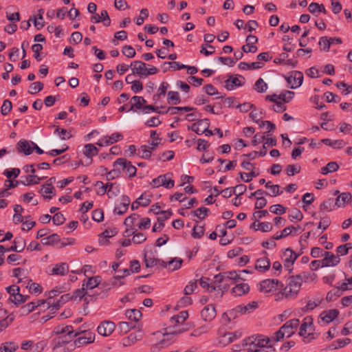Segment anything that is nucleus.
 Listing matches in <instances>:
<instances>
[{
	"label": "nucleus",
	"mask_w": 352,
	"mask_h": 352,
	"mask_svg": "<svg viewBox=\"0 0 352 352\" xmlns=\"http://www.w3.org/2000/svg\"><path fill=\"white\" fill-rule=\"evenodd\" d=\"M304 278H307L305 274L292 276L288 279L287 286L283 290V295L287 298H294L297 296Z\"/></svg>",
	"instance_id": "1"
},
{
	"label": "nucleus",
	"mask_w": 352,
	"mask_h": 352,
	"mask_svg": "<svg viewBox=\"0 0 352 352\" xmlns=\"http://www.w3.org/2000/svg\"><path fill=\"white\" fill-rule=\"evenodd\" d=\"M270 344V338L261 334L253 335L245 340V345L249 352H256L258 349L265 347Z\"/></svg>",
	"instance_id": "2"
},
{
	"label": "nucleus",
	"mask_w": 352,
	"mask_h": 352,
	"mask_svg": "<svg viewBox=\"0 0 352 352\" xmlns=\"http://www.w3.org/2000/svg\"><path fill=\"white\" fill-rule=\"evenodd\" d=\"M313 331V319L311 317H305L299 329V335L304 337L305 342H309L316 338L314 334L311 333Z\"/></svg>",
	"instance_id": "3"
},
{
	"label": "nucleus",
	"mask_w": 352,
	"mask_h": 352,
	"mask_svg": "<svg viewBox=\"0 0 352 352\" xmlns=\"http://www.w3.org/2000/svg\"><path fill=\"white\" fill-rule=\"evenodd\" d=\"M173 174L170 173H168L164 175H161L153 179L151 183V185L153 188H159L160 186H164L167 189H170L173 188L175 185V182L172 179Z\"/></svg>",
	"instance_id": "4"
},
{
	"label": "nucleus",
	"mask_w": 352,
	"mask_h": 352,
	"mask_svg": "<svg viewBox=\"0 0 352 352\" xmlns=\"http://www.w3.org/2000/svg\"><path fill=\"white\" fill-rule=\"evenodd\" d=\"M299 254L294 252L291 248H288L284 250L282 254V260L285 269L289 271V273H292L293 270V265Z\"/></svg>",
	"instance_id": "5"
},
{
	"label": "nucleus",
	"mask_w": 352,
	"mask_h": 352,
	"mask_svg": "<svg viewBox=\"0 0 352 352\" xmlns=\"http://www.w3.org/2000/svg\"><path fill=\"white\" fill-rule=\"evenodd\" d=\"M210 126V120L207 118L199 120L196 123H193L190 127L191 130L198 135L205 134L206 136L213 135V132L208 129Z\"/></svg>",
	"instance_id": "6"
},
{
	"label": "nucleus",
	"mask_w": 352,
	"mask_h": 352,
	"mask_svg": "<svg viewBox=\"0 0 352 352\" xmlns=\"http://www.w3.org/2000/svg\"><path fill=\"white\" fill-rule=\"evenodd\" d=\"M258 306V304L255 301H252L248 303L246 305H238L235 308L228 311V315L230 318H236L238 316V314H245L248 311H250L252 310L255 309Z\"/></svg>",
	"instance_id": "7"
},
{
	"label": "nucleus",
	"mask_w": 352,
	"mask_h": 352,
	"mask_svg": "<svg viewBox=\"0 0 352 352\" xmlns=\"http://www.w3.org/2000/svg\"><path fill=\"white\" fill-rule=\"evenodd\" d=\"M286 80L291 89H296L302 83L303 74L301 72L293 71Z\"/></svg>",
	"instance_id": "8"
},
{
	"label": "nucleus",
	"mask_w": 352,
	"mask_h": 352,
	"mask_svg": "<svg viewBox=\"0 0 352 352\" xmlns=\"http://www.w3.org/2000/svg\"><path fill=\"white\" fill-rule=\"evenodd\" d=\"M279 281L277 279H265L259 284V291L264 293H269L278 289Z\"/></svg>",
	"instance_id": "9"
},
{
	"label": "nucleus",
	"mask_w": 352,
	"mask_h": 352,
	"mask_svg": "<svg viewBox=\"0 0 352 352\" xmlns=\"http://www.w3.org/2000/svg\"><path fill=\"white\" fill-rule=\"evenodd\" d=\"M245 78L241 75H230L229 78L225 80V88L227 90H232L236 87L242 86L244 84Z\"/></svg>",
	"instance_id": "10"
},
{
	"label": "nucleus",
	"mask_w": 352,
	"mask_h": 352,
	"mask_svg": "<svg viewBox=\"0 0 352 352\" xmlns=\"http://www.w3.org/2000/svg\"><path fill=\"white\" fill-rule=\"evenodd\" d=\"M299 324L300 320L297 318H294L287 321L280 328L286 338H289L295 333Z\"/></svg>",
	"instance_id": "11"
},
{
	"label": "nucleus",
	"mask_w": 352,
	"mask_h": 352,
	"mask_svg": "<svg viewBox=\"0 0 352 352\" xmlns=\"http://www.w3.org/2000/svg\"><path fill=\"white\" fill-rule=\"evenodd\" d=\"M116 329V324L110 320L102 321L98 327V333L102 336H110Z\"/></svg>",
	"instance_id": "12"
},
{
	"label": "nucleus",
	"mask_w": 352,
	"mask_h": 352,
	"mask_svg": "<svg viewBox=\"0 0 352 352\" xmlns=\"http://www.w3.org/2000/svg\"><path fill=\"white\" fill-rule=\"evenodd\" d=\"M148 66H150V65L141 60L133 61L130 65L133 74H137L142 77H146Z\"/></svg>",
	"instance_id": "13"
},
{
	"label": "nucleus",
	"mask_w": 352,
	"mask_h": 352,
	"mask_svg": "<svg viewBox=\"0 0 352 352\" xmlns=\"http://www.w3.org/2000/svg\"><path fill=\"white\" fill-rule=\"evenodd\" d=\"M78 336V338L74 340L75 348L92 343L95 340V333L90 331L84 332L82 334Z\"/></svg>",
	"instance_id": "14"
},
{
	"label": "nucleus",
	"mask_w": 352,
	"mask_h": 352,
	"mask_svg": "<svg viewBox=\"0 0 352 352\" xmlns=\"http://www.w3.org/2000/svg\"><path fill=\"white\" fill-rule=\"evenodd\" d=\"M69 270L67 263H59L54 265L51 269H49L47 273L50 275L65 276Z\"/></svg>",
	"instance_id": "15"
},
{
	"label": "nucleus",
	"mask_w": 352,
	"mask_h": 352,
	"mask_svg": "<svg viewBox=\"0 0 352 352\" xmlns=\"http://www.w3.org/2000/svg\"><path fill=\"white\" fill-rule=\"evenodd\" d=\"M60 241V236L57 234H52L49 236L45 237L41 239V243L44 245H57V248H63L65 247L67 244H72V243H61L60 245H58L59 242Z\"/></svg>",
	"instance_id": "16"
},
{
	"label": "nucleus",
	"mask_w": 352,
	"mask_h": 352,
	"mask_svg": "<svg viewBox=\"0 0 352 352\" xmlns=\"http://www.w3.org/2000/svg\"><path fill=\"white\" fill-rule=\"evenodd\" d=\"M322 260V267L335 266L340 261V258L338 256H336L330 252H324V258Z\"/></svg>",
	"instance_id": "17"
},
{
	"label": "nucleus",
	"mask_w": 352,
	"mask_h": 352,
	"mask_svg": "<svg viewBox=\"0 0 352 352\" xmlns=\"http://www.w3.org/2000/svg\"><path fill=\"white\" fill-rule=\"evenodd\" d=\"M53 343V352H67L75 349L74 344H70V345L63 344L64 342L60 339H54Z\"/></svg>",
	"instance_id": "18"
},
{
	"label": "nucleus",
	"mask_w": 352,
	"mask_h": 352,
	"mask_svg": "<svg viewBox=\"0 0 352 352\" xmlns=\"http://www.w3.org/2000/svg\"><path fill=\"white\" fill-rule=\"evenodd\" d=\"M202 319L206 322L212 321L216 316V310L213 305L206 306L201 311Z\"/></svg>",
	"instance_id": "19"
},
{
	"label": "nucleus",
	"mask_w": 352,
	"mask_h": 352,
	"mask_svg": "<svg viewBox=\"0 0 352 352\" xmlns=\"http://www.w3.org/2000/svg\"><path fill=\"white\" fill-rule=\"evenodd\" d=\"M339 311L336 309L323 311L320 314V318L325 323L329 324L339 315Z\"/></svg>",
	"instance_id": "20"
},
{
	"label": "nucleus",
	"mask_w": 352,
	"mask_h": 352,
	"mask_svg": "<svg viewBox=\"0 0 352 352\" xmlns=\"http://www.w3.org/2000/svg\"><path fill=\"white\" fill-rule=\"evenodd\" d=\"M99 150L96 146L92 144H87L84 146V155L87 157L89 162L86 166H88L92 162V157L98 155Z\"/></svg>",
	"instance_id": "21"
},
{
	"label": "nucleus",
	"mask_w": 352,
	"mask_h": 352,
	"mask_svg": "<svg viewBox=\"0 0 352 352\" xmlns=\"http://www.w3.org/2000/svg\"><path fill=\"white\" fill-rule=\"evenodd\" d=\"M25 248V240L22 237H16L13 241L12 245L6 248L7 252H22Z\"/></svg>",
	"instance_id": "22"
},
{
	"label": "nucleus",
	"mask_w": 352,
	"mask_h": 352,
	"mask_svg": "<svg viewBox=\"0 0 352 352\" xmlns=\"http://www.w3.org/2000/svg\"><path fill=\"white\" fill-rule=\"evenodd\" d=\"M143 337V333L140 330L131 333L128 337L122 340L123 345L125 346H131L138 340H140Z\"/></svg>",
	"instance_id": "23"
},
{
	"label": "nucleus",
	"mask_w": 352,
	"mask_h": 352,
	"mask_svg": "<svg viewBox=\"0 0 352 352\" xmlns=\"http://www.w3.org/2000/svg\"><path fill=\"white\" fill-rule=\"evenodd\" d=\"M250 292V286L247 283H239L231 289V293L234 296H241Z\"/></svg>",
	"instance_id": "24"
},
{
	"label": "nucleus",
	"mask_w": 352,
	"mask_h": 352,
	"mask_svg": "<svg viewBox=\"0 0 352 352\" xmlns=\"http://www.w3.org/2000/svg\"><path fill=\"white\" fill-rule=\"evenodd\" d=\"M39 192L45 199L50 200L55 195L56 190L52 184H45L42 186Z\"/></svg>",
	"instance_id": "25"
},
{
	"label": "nucleus",
	"mask_w": 352,
	"mask_h": 352,
	"mask_svg": "<svg viewBox=\"0 0 352 352\" xmlns=\"http://www.w3.org/2000/svg\"><path fill=\"white\" fill-rule=\"evenodd\" d=\"M188 317V313L186 311H182L177 315H175L170 319V322L173 327H177L183 324Z\"/></svg>",
	"instance_id": "26"
},
{
	"label": "nucleus",
	"mask_w": 352,
	"mask_h": 352,
	"mask_svg": "<svg viewBox=\"0 0 352 352\" xmlns=\"http://www.w3.org/2000/svg\"><path fill=\"white\" fill-rule=\"evenodd\" d=\"M45 303V300H36L30 302L22 307L21 309L23 314H28L30 312L34 311L36 308L40 307Z\"/></svg>",
	"instance_id": "27"
},
{
	"label": "nucleus",
	"mask_w": 352,
	"mask_h": 352,
	"mask_svg": "<svg viewBox=\"0 0 352 352\" xmlns=\"http://www.w3.org/2000/svg\"><path fill=\"white\" fill-rule=\"evenodd\" d=\"M270 261L267 257L259 258L256 260L255 269L261 272H265L270 267Z\"/></svg>",
	"instance_id": "28"
},
{
	"label": "nucleus",
	"mask_w": 352,
	"mask_h": 352,
	"mask_svg": "<svg viewBox=\"0 0 352 352\" xmlns=\"http://www.w3.org/2000/svg\"><path fill=\"white\" fill-rule=\"evenodd\" d=\"M146 102V100L143 97L135 96L131 99V105L128 111H133L134 109H143V104Z\"/></svg>",
	"instance_id": "29"
},
{
	"label": "nucleus",
	"mask_w": 352,
	"mask_h": 352,
	"mask_svg": "<svg viewBox=\"0 0 352 352\" xmlns=\"http://www.w3.org/2000/svg\"><path fill=\"white\" fill-rule=\"evenodd\" d=\"M17 149L19 152L23 153L25 155H29L32 153V146L30 142L25 140H21L17 143Z\"/></svg>",
	"instance_id": "30"
},
{
	"label": "nucleus",
	"mask_w": 352,
	"mask_h": 352,
	"mask_svg": "<svg viewBox=\"0 0 352 352\" xmlns=\"http://www.w3.org/2000/svg\"><path fill=\"white\" fill-rule=\"evenodd\" d=\"M344 291L345 290H343V289H342V284H341L340 286L336 287L335 288L330 290L327 293V296H326V300L329 302L334 301L338 297H340L342 295V292H344Z\"/></svg>",
	"instance_id": "31"
},
{
	"label": "nucleus",
	"mask_w": 352,
	"mask_h": 352,
	"mask_svg": "<svg viewBox=\"0 0 352 352\" xmlns=\"http://www.w3.org/2000/svg\"><path fill=\"white\" fill-rule=\"evenodd\" d=\"M263 64L261 62H253L248 63L245 62H241L238 67L241 70H253L263 67Z\"/></svg>",
	"instance_id": "32"
},
{
	"label": "nucleus",
	"mask_w": 352,
	"mask_h": 352,
	"mask_svg": "<svg viewBox=\"0 0 352 352\" xmlns=\"http://www.w3.org/2000/svg\"><path fill=\"white\" fill-rule=\"evenodd\" d=\"M131 199L130 198L126 195H124L121 197V203L122 205V210L117 211L116 210H113V213L118 215H122L125 212H126L130 204Z\"/></svg>",
	"instance_id": "33"
},
{
	"label": "nucleus",
	"mask_w": 352,
	"mask_h": 352,
	"mask_svg": "<svg viewBox=\"0 0 352 352\" xmlns=\"http://www.w3.org/2000/svg\"><path fill=\"white\" fill-rule=\"evenodd\" d=\"M129 275V270L127 269L123 270L122 275H117L111 278V280H110L111 285L113 287H117V286L123 285L124 282L122 281V279Z\"/></svg>",
	"instance_id": "34"
},
{
	"label": "nucleus",
	"mask_w": 352,
	"mask_h": 352,
	"mask_svg": "<svg viewBox=\"0 0 352 352\" xmlns=\"http://www.w3.org/2000/svg\"><path fill=\"white\" fill-rule=\"evenodd\" d=\"M351 199V194L349 192H343L340 195L335 201V205L338 207H344L345 204Z\"/></svg>",
	"instance_id": "35"
},
{
	"label": "nucleus",
	"mask_w": 352,
	"mask_h": 352,
	"mask_svg": "<svg viewBox=\"0 0 352 352\" xmlns=\"http://www.w3.org/2000/svg\"><path fill=\"white\" fill-rule=\"evenodd\" d=\"M125 316L129 320L138 322L141 319L142 314L140 310L132 309L126 310Z\"/></svg>",
	"instance_id": "36"
},
{
	"label": "nucleus",
	"mask_w": 352,
	"mask_h": 352,
	"mask_svg": "<svg viewBox=\"0 0 352 352\" xmlns=\"http://www.w3.org/2000/svg\"><path fill=\"white\" fill-rule=\"evenodd\" d=\"M19 348L17 343L8 342L0 345V352H14Z\"/></svg>",
	"instance_id": "37"
},
{
	"label": "nucleus",
	"mask_w": 352,
	"mask_h": 352,
	"mask_svg": "<svg viewBox=\"0 0 352 352\" xmlns=\"http://www.w3.org/2000/svg\"><path fill=\"white\" fill-rule=\"evenodd\" d=\"M339 165L336 162H329L325 166L321 168V173L322 175H327L330 173L336 172L338 170Z\"/></svg>",
	"instance_id": "38"
},
{
	"label": "nucleus",
	"mask_w": 352,
	"mask_h": 352,
	"mask_svg": "<svg viewBox=\"0 0 352 352\" xmlns=\"http://www.w3.org/2000/svg\"><path fill=\"white\" fill-rule=\"evenodd\" d=\"M167 101L170 104H177L181 102V98L177 91H170L167 94Z\"/></svg>",
	"instance_id": "39"
},
{
	"label": "nucleus",
	"mask_w": 352,
	"mask_h": 352,
	"mask_svg": "<svg viewBox=\"0 0 352 352\" xmlns=\"http://www.w3.org/2000/svg\"><path fill=\"white\" fill-rule=\"evenodd\" d=\"M151 255L152 253H151L150 256L146 253L144 254V260L146 267H153L154 266H157L160 262L159 258H156Z\"/></svg>",
	"instance_id": "40"
},
{
	"label": "nucleus",
	"mask_w": 352,
	"mask_h": 352,
	"mask_svg": "<svg viewBox=\"0 0 352 352\" xmlns=\"http://www.w3.org/2000/svg\"><path fill=\"white\" fill-rule=\"evenodd\" d=\"M44 13V10L43 9L38 10V14L37 16H33L32 20L34 21V25L37 30H41L44 27V22L43 21V14Z\"/></svg>",
	"instance_id": "41"
},
{
	"label": "nucleus",
	"mask_w": 352,
	"mask_h": 352,
	"mask_svg": "<svg viewBox=\"0 0 352 352\" xmlns=\"http://www.w3.org/2000/svg\"><path fill=\"white\" fill-rule=\"evenodd\" d=\"M133 328L135 326L128 322H120L118 324V331L120 334H125Z\"/></svg>",
	"instance_id": "42"
},
{
	"label": "nucleus",
	"mask_w": 352,
	"mask_h": 352,
	"mask_svg": "<svg viewBox=\"0 0 352 352\" xmlns=\"http://www.w3.org/2000/svg\"><path fill=\"white\" fill-rule=\"evenodd\" d=\"M46 177H39L36 175H30L25 177V182H23V184L24 185H33V184H38L40 183V181L41 179H43Z\"/></svg>",
	"instance_id": "43"
},
{
	"label": "nucleus",
	"mask_w": 352,
	"mask_h": 352,
	"mask_svg": "<svg viewBox=\"0 0 352 352\" xmlns=\"http://www.w3.org/2000/svg\"><path fill=\"white\" fill-rule=\"evenodd\" d=\"M182 263L183 260L182 258L175 257L168 262V269L170 271L179 270L181 267Z\"/></svg>",
	"instance_id": "44"
},
{
	"label": "nucleus",
	"mask_w": 352,
	"mask_h": 352,
	"mask_svg": "<svg viewBox=\"0 0 352 352\" xmlns=\"http://www.w3.org/2000/svg\"><path fill=\"white\" fill-rule=\"evenodd\" d=\"M322 300V299L319 298L315 299L314 300H309L307 302V305L302 308V311L307 312L313 310L321 303Z\"/></svg>",
	"instance_id": "45"
},
{
	"label": "nucleus",
	"mask_w": 352,
	"mask_h": 352,
	"mask_svg": "<svg viewBox=\"0 0 352 352\" xmlns=\"http://www.w3.org/2000/svg\"><path fill=\"white\" fill-rule=\"evenodd\" d=\"M76 337V334H74V330L72 331V333H65L63 336H59L55 339H60L64 342L63 344L70 345V344H74V341L72 342V340Z\"/></svg>",
	"instance_id": "46"
},
{
	"label": "nucleus",
	"mask_w": 352,
	"mask_h": 352,
	"mask_svg": "<svg viewBox=\"0 0 352 352\" xmlns=\"http://www.w3.org/2000/svg\"><path fill=\"white\" fill-rule=\"evenodd\" d=\"M195 109L190 107H168L165 113L170 112L171 115H174L178 113V111H191L195 110Z\"/></svg>",
	"instance_id": "47"
},
{
	"label": "nucleus",
	"mask_w": 352,
	"mask_h": 352,
	"mask_svg": "<svg viewBox=\"0 0 352 352\" xmlns=\"http://www.w3.org/2000/svg\"><path fill=\"white\" fill-rule=\"evenodd\" d=\"M169 87L167 82H162L157 89V94L154 95L153 100H158L162 96H165Z\"/></svg>",
	"instance_id": "48"
},
{
	"label": "nucleus",
	"mask_w": 352,
	"mask_h": 352,
	"mask_svg": "<svg viewBox=\"0 0 352 352\" xmlns=\"http://www.w3.org/2000/svg\"><path fill=\"white\" fill-rule=\"evenodd\" d=\"M210 212V210L205 207L199 208L195 210L192 211V214L200 219H205Z\"/></svg>",
	"instance_id": "49"
},
{
	"label": "nucleus",
	"mask_w": 352,
	"mask_h": 352,
	"mask_svg": "<svg viewBox=\"0 0 352 352\" xmlns=\"http://www.w3.org/2000/svg\"><path fill=\"white\" fill-rule=\"evenodd\" d=\"M123 135L120 133H113L109 136L105 137L104 143L105 145H109L118 142L119 140H122Z\"/></svg>",
	"instance_id": "50"
},
{
	"label": "nucleus",
	"mask_w": 352,
	"mask_h": 352,
	"mask_svg": "<svg viewBox=\"0 0 352 352\" xmlns=\"http://www.w3.org/2000/svg\"><path fill=\"white\" fill-rule=\"evenodd\" d=\"M254 89L258 93H263L267 89V85L263 78H259L254 85Z\"/></svg>",
	"instance_id": "51"
},
{
	"label": "nucleus",
	"mask_w": 352,
	"mask_h": 352,
	"mask_svg": "<svg viewBox=\"0 0 352 352\" xmlns=\"http://www.w3.org/2000/svg\"><path fill=\"white\" fill-rule=\"evenodd\" d=\"M301 166L299 164H289L286 166L285 172L287 175L293 176L300 172Z\"/></svg>",
	"instance_id": "52"
},
{
	"label": "nucleus",
	"mask_w": 352,
	"mask_h": 352,
	"mask_svg": "<svg viewBox=\"0 0 352 352\" xmlns=\"http://www.w3.org/2000/svg\"><path fill=\"white\" fill-rule=\"evenodd\" d=\"M289 217L292 222L294 221H300L303 218V214L300 210L294 208L289 214Z\"/></svg>",
	"instance_id": "53"
},
{
	"label": "nucleus",
	"mask_w": 352,
	"mask_h": 352,
	"mask_svg": "<svg viewBox=\"0 0 352 352\" xmlns=\"http://www.w3.org/2000/svg\"><path fill=\"white\" fill-rule=\"evenodd\" d=\"M99 284L98 277L89 278L86 282L82 283V286L85 287V289H92L96 287Z\"/></svg>",
	"instance_id": "54"
},
{
	"label": "nucleus",
	"mask_w": 352,
	"mask_h": 352,
	"mask_svg": "<svg viewBox=\"0 0 352 352\" xmlns=\"http://www.w3.org/2000/svg\"><path fill=\"white\" fill-rule=\"evenodd\" d=\"M210 279L207 277H201L199 280V285L204 289H206L208 292H212L216 289V287L213 285H210Z\"/></svg>",
	"instance_id": "55"
},
{
	"label": "nucleus",
	"mask_w": 352,
	"mask_h": 352,
	"mask_svg": "<svg viewBox=\"0 0 352 352\" xmlns=\"http://www.w3.org/2000/svg\"><path fill=\"white\" fill-rule=\"evenodd\" d=\"M73 330L72 326L70 325L66 327L58 326L54 329L53 332L57 335L63 336L65 333H72Z\"/></svg>",
	"instance_id": "56"
},
{
	"label": "nucleus",
	"mask_w": 352,
	"mask_h": 352,
	"mask_svg": "<svg viewBox=\"0 0 352 352\" xmlns=\"http://www.w3.org/2000/svg\"><path fill=\"white\" fill-rule=\"evenodd\" d=\"M43 89V84L41 82H34L30 85V90L28 92L34 95L41 91Z\"/></svg>",
	"instance_id": "57"
},
{
	"label": "nucleus",
	"mask_w": 352,
	"mask_h": 352,
	"mask_svg": "<svg viewBox=\"0 0 352 352\" xmlns=\"http://www.w3.org/2000/svg\"><path fill=\"white\" fill-rule=\"evenodd\" d=\"M318 44L321 50L324 51H329L331 42H329V39L327 36H322L319 39Z\"/></svg>",
	"instance_id": "58"
},
{
	"label": "nucleus",
	"mask_w": 352,
	"mask_h": 352,
	"mask_svg": "<svg viewBox=\"0 0 352 352\" xmlns=\"http://www.w3.org/2000/svg\"><path fill=\"white\" fill-rule=\"evenodd\" d=\"M54 133L57 134L61 140H68L72 137V135L66 129L59 128L58 126L54 131Z\"/></svg>",
	"instance_id": "59"
},
{
	"label": "nucleus",
	"mask_w": 352,
	"mask_h": 352,
	"mask_svg": "<svg viewBox=\"0 0 352 352\" xmlns=\"http://www.w3.org/2000/svg\"><path fill=\"white\" fill-rule=\"evenodd\" d=\"M28 298V296H23L19 292L13 296V298H9V300L17 305L25 302Z\"/></svg>",
	"instance_id": "60"
},
{
	"label": "nucleus",
	"mask_w": 352,
	"mask_h": 352,
	"mask_svg": "<svg viewBox=\"0 0 352 352\" xmlns=\"http://www.w3.org/2000/svg\"><path fill=\"white\" fill-rule=\"evenodd\" d=\"M279 95L280 101L287 103L292 100L295 94L294 91H285L284 92L280 93Z\"/></svg>",
	"instance_id": "61"
},
{
	"label": "nucleus",
	"mask_w": 352,
	"mask_h": 352,
	"mask_svg": "<svg viewBox=\"0 0 352 352\" xmlns=\"http://www.w3.org/2000/svg\"><path fill=\"white\" fill-rule=\"evenodd\" d=\"M107 193L110 199L117 197L120 193V185L116 183L113 187L107 190Z\"/></svg>",
	"instance_id": "62"
},
{
	"label": "nucleus",
	"mask_w": 352,
	"mask_h": 352,
	"mask_svg": "<svg viewBox=\"0 0 352 352\" xmlns=\"http://www.w3.org/2000/svg\"><path fill=\"white\" fill-rule=\"evenodd\" d=\"M204 227L202 226H195L192 230V236L195 239H200L204 234Z\"/></svg>",
	"instance_id": "63"
},
{
	"label": "nucleus",
	"mask_w": 352,
	"mask_h": 352,
	"mask_svg": "<svg viewBox=\"0 0 352 352\" xmlns=\"http://www.w3.org/2000/svg\"><path fill=\"white\" fill-rule=\"evenodd\" d=\"M122 52L127 58H133L136 54L135 49L131 45H124Z\"/></svg>",
	"instance_id": "64"
}]
</instances>
